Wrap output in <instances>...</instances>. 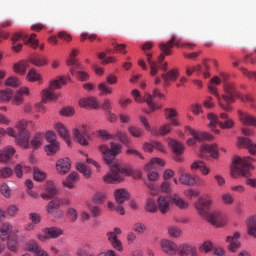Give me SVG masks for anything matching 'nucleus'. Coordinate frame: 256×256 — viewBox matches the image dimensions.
<instances>
[{
	"label": "nucleus",
	"instance_id": "obj_1",
	"mask_svg": "<svg viewBox=\"0 0 256 256\" xmlns=\"http://www.w3.org/2000/svg\"><path fill=\"white\" fill-rule=\"evenodd\" d=\"M106 165L109 167L110 172L103 176L104 183H121L125 177H133L134 179L143 177L141 170H135L129 165H121L117 161H107Z\"/></svg>",
	"mask_w": 256,
	"mask_h": 256
},
{
	"label": "nucleus",
	"instance_id": "obj_2",
	"mask_svg": "<svg viewBox=\"0 0 256 256\" xmlns=\"http://www.w3.org/2000/svg\"><path fill=\"white\" fill-rule=\"evenodd\" d=\"M213 204V200L210 198H199L195 204L199 215L206 219L208 223H211L214 227H223L227 223L225 216L221 212L209 213V207Z\"/></svg>",
	"mask_w": 256,
	"mask_h": 256
},
{
	"label": "nucleus",
	"instance_id": "obj_3",
	"mask_svg": "<svg viewBox=\"0 0 256 256\" xmlns=\"http://www.w3.org/2000/svg\"><path fill=\"white\" fill-rule=\"evenodd\" d=\"M224 91L226 95H222L220 99H222L228 107H231V103H235V99H240L242 103H249L251 107H253V103L255 102V98L251 96V94L242 95L241 93L237 92V88L235 87V84L233 83H226L224 85Z\"/></svg>",
	"mask_w": 256,
	"mask_h": 256
},
{
	"label": "nucleus",
	"instance_id": "obj_4",
	"mask_svg": "<svg viewBox=\"0 0 256 256\" xmlns=\"http://www.w3.org/2000/svg\"><path fill=\"white\" fill-rule=\"evenodd\" d=\"M16 129L18 131L17 134L12 128H7L6 134L9 135V137H14L15 143L22 149H29V137L31 133L27 131V120L18 122Z\"/></svg>",
	"mask_w": 256,
	"mask_h": 256
},
{
	"label": "nucleus",
	"instance_id": "obj_5",
	"mask_svg": "<svg viewBox=\"0 0 256 256\" xmlns=\"http://www.w3.org/2000/svg\"><path fill=\"white\" fill-rule=\"evenodd\" d=\"M132 96L134 97L136 103H146L151 111H158V109H161V106L157 104V99L158 101L165 99V95L160 93L158 89H155L152 95L146 93L143 98H141L139 90L135 89L132 91Z\"/></svg>",
	"mask_w": 256,
	"mask_h": 256
},
{
	"label": "nucleus",
	"instance_id": "obj_6",
	"mask_svg": "<svg viewBox=\"0 0 256 256\" xmlns=\"http://www.w3.org/2000/svg\"><path fill=\"white\" fill-rule=\"evenodd\" d=\"M37 34L33 33L30 35L26 34L25 32H16L12 35L11 41H12V51H15V53H19L21 49H23V44L19 41H24L26 45H30L32 49H37L39 47V40L36 39Z\"/></svg>",
	"mask_w": 256,
	"mask_h": 256
},
{
	"label": "nucleus",
	"instance_id": "obj_7",
	"mask_svg": "<svg viewBox=\"0 0 256 256\" xmlns=\"http://www.w3.org/2000/svg\"><path fill=\"white\" fill-rule=\"evenodd\" d=\"M208 121L210 123L209 127L211 131L216 134L219 133L217 125H219L220 129H233V127H235L233 119L229 118V115L224 112L220 113L219 117L212 113L208 114Z\"/></svg>",
	"mask_w": 256,
	"mask_h": 256
},
{
	"label": "nucleus",
	"instance_id": "obj_8",
	"mask_svg": "<svg viewBox=\"0 0 256 256\" xmlns=\"http://www.w3.org/2000/svg\"><path fill=\"white\" fill-rule=\"evenodd\" d=\"M68 81H71V77L61 76L56 80H52L49 89L42 91V102L48 103V101H57L59 94L55 93V89H61V85H67Z\"/></svg>",
	"mask_w": 256,
	"mask_h": 256
},
{
	"label": "nucleus",
	"instance_id": "obj_9",
	"mask_svg": "<svg viewBox=\"0 0 256 256\" xmlns=\"http://www.w3.org/2000/svg\"><path fill=\"white\" fill-rule=\"evenodd\" d=\"M255 167L248 161H233L230 165V175L233 179H239V177H247L249 171H253Z\"/></svg>",
	"mask_w": 256,
	"mask_h": 256
},
{
	"label": "nucleus",
	"instance_id": "obj_10",
	"mask_svg": "<svg viewBox=\"0 0 256 256\" xmlns=\"http://www.w3.org/2000/svg\"><path fill=\"white\" fill-rule=\"evenodd\" d=\"M122 149H123V146L115 142L110 143V148L105 144H102L99 146V151L104 161H115L117 156L121 155Z\"/></svg>",
	"mask_w": 256,
	"mask_h": 256
},
{
	"label": "nucleus",
	"instance_id": "obj_11",
	"mask_svg": "<svg viewBox=\"0 0 256 256\" xmlns=\"http://www.w3.org/2000/svg\"><path fill=\"white\" fill-rule=\"evenodd\" d=\"M165 167V161H151L145 165L144 170L148 173L147 177L149 181H158L160 169Z\"/></svg>",
	"mask_w": 256,
	"mask_h": 256
},
{
	"label": "nucleus",
	"instance_id": "obj_12",
	"mask_svg": "<svg viewBox=\"0 0 256 256\" xmlns=\"http://www.w3.org/2000/svg\"><path fill=\"white\" fill-rule=\"evenodd\" d=\"M186 133H189L192 138L188 139V147H193L197 141H213V136L207 132H197L191 127H186Z\"/></svg>",
	"mask_w": 256,
	"mask_h": 256
},
{
	"label": "nucleus",
	"instance_id": "obj_13",
	"mask_svg": "<svg viewBox=\"0 0 256 256\" xmlns=\"http://www.w3.org/2000/svg\"><path fill=\"white\" fill-rule=\"evenodd\" d=\"M214 85H221V79L217 76L213 77L210 80V84L208 85V91L211 93V95H214V97H216L219 103V107H221L223 111H231V106L223 104V100L221 99L219 92H217V87H215Z\"/></svg>",
	"mask_w": 256,
	"mask_h": 256
},
{
	"label": "nucleus",
	"instance_id": "obj_14",
	"mask_svg": "<svg viewBox=\"0 0 256 256\" xmlns=\"http://www.w3.org/2000/svg\"><path fill=\"white\" fill-rule=\"evenodd\" d=\"M122 231L120 228L116 227L113 231L107 232L106 237L108 239V243L118 251L119 253H123V242L117 238V235H121Z\"/></svg>",
	"mask_w": 256,
	"mask_h": 256
},
{
	"label": "nucleus",
	"instance_id": "obj_15",
	"mask_svg": "<svg viewBox=\"0 0 256 256\" xmlns=\"http://www.w3.org/2000/svg\"><path fill=\"white\" fill-rule=\"evenodd\" d=\"M73 135L75 141L80 145L87 146L89 145V137H91V132L87 129V126H82L81 128H76L73 130Z\"/></svg>",
	"mask_w": 256,
	"mask_h": 256
},
{
	"label": "nucleus",
	"instance_id": "obj_16",
	"mask_svg": "<svg viewBox=\"0 0 256 256\" xmlns=\"http://www.w3.org/2000/svg\"><path fill=\"white\" fill-rule=\"evenodd\" d=\"M160 249L168 256H176L178 253L177 244L169 239H163L160 241Z\"/></svg>",
	"mask_w": 256,
	"mask_h": 256
},
{
	"label": "nucleus",
	"instance_id": "obj_17",
	"mask_svg": "<svg viewBox=\"0 0 256 256\" xmlns=\"http://www.w3.org/2000/svg\"><path fill=\"white\" fill-rule=\"evenodd\" d=\"M181 45H183V43L177 39V36L173 35L168 42L160 43L159 49L164 55H171V49H173V47H181Z\"/></svg>",
	"mask_w": 256,
	"mask_h": 256
},
{
	"label": "nucleus",
	"instance_id": "obj_18",
	"mask_svg": "<svg viewBox=\"0 0 256 256\" xmlns=\"http://www.w3.org/2000/svg\"><path fill=\"white\" fill-rule=\"evenodd\" d=\"M69 203L71 202L67 198L56 197L54 200L48 203L47 213H49V215H55V211H57L59 207H63V205H69Z\"/></svg>",
	"mask_w": 256,
	"mask_h": 256
},
{
	"label": "nucleus",
	"instance_id": "obj_19",
	"mask_svg": "<svg viewBox=\"0 0 256 256\" xmlns=\"http://www.w3.org/2000/svg\"><path fill=\"white\" fill-rule=\"evenodd\" d=\"M239 121L242 125L246 127H256V117L249 114L248 112H243L242 110H238Z\"/></svg>",
	"mask_w": 256,
	"mask_h": 256
},
{
	"label": "nucleus",
	"instance_id": "obj_20",
	"mask_svg": "<svg viewBox=\"0 0 256 256\" xmlns=\"http://www.w3.org/2000/svg\"><path fill=\"white\" fill-rule=\"evenodd\" d=\"M78 53L79 52L77 50L73 49L70 54V58L66 61L68 67H70L71 75H75V72L77 71V69H81V63H79V61L75 59Z\"/></svg>",
	"mask_w": 256,
	"mask_h": 256
},
{
	"label": "nucleus",
	"instance_id": "obj_21",
	"mask_svg": "<svg viewBox=\"0 0 256 256\" xmlns=\"http://www.w3.org/2000/svg\"><path fill=\"white\" fill-rule=\"evenodd\" d=\"M158 209L162 215H167L171 207V198L160 196L157 199Z\"/></svg>",
	"mask_w": 256,
	"mask_h": 256
},
{
	"label": "nucleus",
	"instance_id": "obj_22",
	"mask_svg": "<svg viewBox=\"0 0 256 256\" xmlns=\"http://www.w3.org/2000/svg\"><path fill=\"white\" fill-rule=\"evenodd\" d=\"M81 179L79 176V173L72 172L70 173L66 179L62 182V185L64 187H67V189H75V186L77 185L78 181Z\"/></svg>",
	"mask_w": 256,
	"mask_h": 256
},
{
	"label": "nucleus",
	"instance_id": "obj_23",
	"mask_svg": "<svg viewBox=\"0 0 256 256\" xmlns=\"http://www.w3.org/2000/svg\"><path fill=\"white\" fill-rule=\"evenodd\" d=\"M143 149L146 153H152L153 149H156V151H160V153H167L165 146H163V144L158 141L144 143Z\"/></svg>",
	"mask_w": 256,
	"mask_h": 256
},
{
	"label": "nucleus",
	"instance_id": "obj_24",
	"mask_svg": "<svg viewBox=\"0 0 256 256\" xmlns=\"http://www.w3.org/2000/svg\"><path fill=\"white\" fill-rule=\"evenodd\" d=\"M25 248L30 253H35L36 256H49L47 255V252L41 250V247H39V243H37L35 240L28 241Z\"/></svg>",
	"mask_w": 256,
	"mask_h": 256
},
{
	"label": "nucleus",
	"instance_id": "obj_25",
	"mask_svg": "<svg viewBox=\"0 0 256 256\" xmlns=\"http://www.w3.org/2000/svg\"><path fill=\"white\" fill-rule=\"evenodd\" d=\"M57 195V186L53 181L49 180L46 183L44 192L42 193V199H53Z\"/></svg>",
	"mask_w": 256,
	"mask_h": 256
},
{
	"label": "nucleus",
	"instance_id": "obj_26",
	"mask_svg": "<svg viewBox=\"0 0 256 256\" xmlns=\"http://www.w3.org/2000/svg\"><path fill=\"white\" fill-rule=\"evenodd\" d=\"M178 255L180 256H198L197 248L189 244H182L178 246Z\"/></svg>",
	"mask_w": 256,
	"mask_h": 256
},
{
	"label": "nucleus",
	"instance_id": "obj_27",
	"mask_svg": "<svg viewBox=\"0 0 256 256\" xmlns=\"http://www.w3.org/2000/svg\"><path fill=\"white\" fill-rule=\"evenodd\" d=\"M9 159H18L17 152L12 146H8L4 150H0V161H7Z\"/></svg>",
	"mask_w": 256,
	"mask_h": 256
},
{
	"label": "nucleus",
	"instance_id": "obj_28",
	"mask_svg": "<svg viewBox=\"0 0 256 256\" xmlns=\"http://www.w3.org/2000/svg\"><path fill=\"white\" fill-rule=\"evenodd\" d=\"M114 197L117 205H122L125 201H129L130 195L125 188H119L115 190Z\"/></svg>",
	"mask_w": 256,
	"mask_h": 256
},
{
	"label": "nucleus",
	"instance_id": "obj_29",
	"mask_svg": "<svg viewBox=\"0 0 256 256\" xmlns=\"http://www.w3.org/2000/svg\"><path fill=\"white\" fill-rule=\"evenodd\" d=\"M238 147H244L251 155H256V145L249 138H238Z\"/></svg>",
	"mask_w": 256,
	"mask_h": 256
},
{
	"label": "nucleus",
	"instance_id": "obj_30",
	"mask_svg": "<svg viewBox=\"0 0 256 256\" xmlns=\"http://www.w3.org/2000/svg\"><path fill=\"white\" fill-rule=\"evenodd\" d=\"M55 129L59 136L65 141L66 145L68 147H71V138L69 137V131H67V128L62 123H58L55 125Z\"/></svg>",
	"mask_w": 256,
	"mask_h": 256
},
{
	"label": "nucleus",
	"instance_id": "obj_31",
	"mask_svg": "<svg viewBox=\"0 0 256 256\" xmlns=\"http://www.w3.org/2000/svg\"><path fill=\"white\" fill-rule=\"evenodd\" d=\"M79 105L85 109H99V103L95 97L82 98L79 100Z\"/></svg>",
	"mask_w": 256,
	"mask_h": 256
},
{
	"label": "nucleus",
	"instance_id": "obj_32",
	"mask_svg": "<svg viewBox=\"0 0 256 256\" xmlns=\"http://www.w3.org/2000/svg\"><path fill=\"white\" fill-rule=\"evenodd\" d=\"M168 145L172 149V153H174V155L177 157L185 153V145L177 140H170Z\"/></svg>",
	"mask_w": 256,
	"mask_h": 256
},
{
	"label": "nucleus",
	"instance_id": "obj_33",
	"mask_svg": "<svg viewBox=\"0 0 256 256\" xmlns=\"http://www.w3.org/2000/svg\"><path fill=\"white\" fill-rule=\"evenodd\" d=\"M201 153H209L212 159H219V149L217 148V144H203L201 146Z\"/></svg>",
	"mask_w": 256,
	"mask_h": 256
},
{
	"label": "nucleus",
	"instance_id": "obj_34",
	"mask_svg": "<svg viewBox=\"0 0 256 256\" xmlns=\"http://www.w3.org/2000/svg\"><path fill=\"white\" fill-rule=\"evenodd\" d=\"M43 141H45V135H43V133H36L29 142L28 149H30V147L32 149L41 148L43 146Z\"/></svg>",
	"mask_w": 256,
	"mask_h": 256
},
{
	"label": "nucleus",
	"instance_id": "obj_35",
	"mask_svg": "<svg viewBox=\"0 0 256 256\" xmlns=\"http://www.w3.org/2000/svg\"><path fill=\"white\" fill-rule=\"evenodd\" d=\"M240 237H241V235L239 234V232H235L233 236L227 237L226 241H227V243H230L229 249L232 253H235V251H237V249H239V247H241V243H239V241H237Z\"/></svg>",
	"mask_w": 256,
	"mask_h": 256
},
{
	"label": "nucleus",
	"instance_id": "obj_36",
	"mask_svg": "<svg viewBox=\"0 0 256 256\" xmlns=\"http://www.w3.org/2000/svg\"><path fill=\"white\" fill-rule=\"evenodd\" d=\"M13 231V226L9 223H4L0 226V241H7V239H11L10 235Z\"/></svg>",
	"mask_w": 256,
	"mask_h": 256
},
{
	"label": "nucleus",
	"instance_id": "obj_37",
	"mask_svg": "<svg viewBox=\"0 0 256 256\" xmlns=\"http://www.w3.org/2000/svg\"><path fill=\"white\" fill-rule=\"evenodd\" d=\"M191 170L192 171H200L202 175H209L211 173V169L207 167L203 162L201 161H196L191 165Z\"/></svg>",
	"mask_w": 256,
	"mask_h": 256
},
{
	"label": "nucleus",
	"instance_id": "obj_38",
	"mask_svg": "<svg viewBox=\"0 0 256 256\" xmlns=\"http://www.w3.org/2000/svg\"><path fill=\"white\" fill-rule=\"evenodd\" d=\"M56 171L58 175H67V172L71 171V163L69 161H58Z\"/></svg>",
	"mask_w": 256,
	"mask_h": 256
},
{
	"label": "nucleus",
	"instance_id": "obj_39",
	"mask_svg": "<svg viewBox=\"0 0 256 256\" xmlns=\"http://www.w3.org/2000/svg\"><path fill=\"white\" fill-rule=\"evenodd\" d=\"M44 234L48 236V239H58L63 235V229L57 227L45 228Z\"/></svg>",
	"mask_w": 256,
	"mask_h": 256
},
{
	"label": "nucleus",
	"instance_id": "obj_40",
	"mask_svg": "<svg viewBox=\"0 0 256 256\" xmlns=\"http://www.w3.org/2000/svg\"><path fill=\"white\" fill-rule=\"evenodd\" d=\"M161 77L165 82L164 85H169V81H177V77H179V70L172 69L166 73H163Z\"/></svg>",
	"mask_w": 256,
	"mask_h": 256
},
{
	"label": "nucleus",
	"instance_id": "obj_41",
	"mask_svg": "<svg viewBox=\"0 0 256 256\" xmlns=\"http://www.w3.org/2000/svg\"><path fill=\"white\" fill-rule=\"evenodd\" d=\"M76 169H77V171H79V173H82V175H83V177H85V179H91L93 172L91 171V168L89 166H87V164H85L83 162H78L76 165Z\"/></svg>",
	"mask_w": 256,
	"mask_h": 256
},
{
	"label": "nucleus",
	"instance_id": "obj_42",
	"mask_svg": "<svg viewBox=\"0 0 256 256\" xmlns=\"http://www.w3.org/2000/svg\"><path fill=\"white\" fill-rule=\"evenodd\" d=\"M146 55V59L148 64L150 65V75L155 77L159 73V67L157 66V62L153 61V54L149 52L144 53Z\"/></svg>",
	"mask_w": 256,
	"mask_h": 256
},
{
	"label": "nucleus",
	"instance_id": "obj_43",
	"mask_svg": "<svg viewBox=\"0 0 256 256\" xmlns=\"http://www.w3.org/2000/svg\"><path fill=\"white\" fill-rule=\"evenodd\" d=\"M24 95H29V88H21L16 92L12 100L13 105H22Z\"/></svg>",
	"mask_w": 256,
	"mask_h": 256
},
{
	"label": "nucleus",
	"instance_id": "obj_44",
	"mask_svg": "<svg viewBox=\"0 0 256 256\" xmlns=\"http://www.w3.org/2000/svg\"><path fill=\"white\" fill-rule=\"evenodd\" d=\"M165 117L166 119H170L171 125L174 127H179V121H177V110L173 108H166L165 110Z\"/></svg>",
	"mask_w": 256,
	"mask_h": 256
},
{
	"label": "nucleus",
	"instance_id": "obj_45",
	"mask_svg": "<svg viewBox=\"0 0 256 256\" xmlns=\"http://www.w3.org/2000/svg\"><path fill=\"white\" fill-rule=\"evenodd\" d=\"M27 69H29V62L25 60L14 64L15 73H19L20 75H25L27 73Z\"/></svg>",
	"mask_w": 256,
	"mask_h": 256
},
{
	"label": "nucleus",
	"instance_id": "obj_46",
	"mask_svg": "<svg viewBox=\"0 0 256 256\" xmlns=\"http://www.w3.org/2000/svg\"><path fill=\"white\" fill-rule=\"evenodd\" d=\"M172 203L178 207V209H188L189 203L187 201L183 200L179 195L175 194L171 197Z\"/></svg>",
	"mask_w": 256,
	"mask_h": 256
},
{
	"label": "nucleus",
	"instance_id": "obj_47",
	"mask_svg": "<svg viewBox=\"0 0 256 256\" xmlns=\"http://www.w3.org/2000/svg\"><path fill=\"white\" fill-rule=\"evenodd\" d=\"M23 171L24 173H31V166L17 164L14 168V173L16 177H18V179H21L23 177Z\"/></svg>",
	"mask_w": 256,
	"mask_h": 256
},
{
	"label": "nucleus",
	"instance_id": "obj_48",
	"mask_svg": "<svg viewBox=\"0 0 256 256\" xmlns=\"http://www.w3.org/2000/svg\"><path fill=\"white\" fill-rule=\"evenodd\" d=\"M179 181L182 185L193 186L195 185V176H192L189 173L181 174Z\"/></svg>",
	"mask_w": 256,
	"mask_h": 256
},
{
	"label": "nucleus",
	"instance_id": "obj_49",
	"mask_svg": "<svg viewBox=\"0 0 256 256\" xmlns=\"http://www.w3.org/2000/svg\"><path fill=\"white\" fill-rule=\"evenodd\" d=\"M59 149H60L59 142L47 144L44 147V151H46V155H48V156L55 155V153H57V151H59Z\"/></svg>",
	"mask_w": 256,
	"mask_h": 256
},
{
	"label": "nucleus",
	"instance_id": "obj_50",
	"mask_svg": "<svg viewBox=\"0 0 256 256\" xmlns=\"http://www.w3.org/2000/svg\"><path fill=\"white\" fill-rule=\"evenodd\" d=\"M7 247L9 251H12V253H17V247H19V243L17 242V234H14V237L8 239Z\"/></svg>",
	"mask_w": 256,
	"mask_h": 256
},
{
	"label": "nucleus",
	"instance_id": "obj_51",
	"mask_svg": "<svg viewBox=\"0 0 256 256\" xmlns=\"http://www.w3.org/2000/svg\"><path fill=\"white\" fill-rule=\"evenodd\" d=\"M116 137H118L120 143L125 145V147H129L131 145V138L125 132L118 131Z\"/></svg>",
	"mask_w": 256,
	"mask_h": 256
},
{
	"label": "nucleus",
	"instance_id": "obj_52",
	"mask_svg": "<svg viewBox=\"0 0 256 256\" xmlns=\"http://www.w3.org/2000/svg\"><path fill=\"white\" fill-rule=\"evenodd\" d=\"M11 99H13V90L8 88L0 91V102H9Z\"/></svg>",
	"mask_w": 256,
	"mask_h": 256
},
{
	"label": "nucleus",
	"instance_id": "obj_53",
	"mask_svg": "<svg viewBox=\"0 0 256 256\" xmlns=\"http://www.w3.org/2000/svg\"><path fill=\"white\" fill-rule=\"evenodd\" d=\"M30 63L35 65V67H45L47 65V59L41 56H34L30 59Z\"/></svg>",
	"mask_w": 256,
	"mask_h": 256
},
{
	"label": "nucleus",
	"instance_id": "obj_54",
	"mask_svg": "<svg viewBox=\"0 0 256 256\" xmlns=\"http://www.w3.org/2000/svg\"><path fill=\"white\" fill-rule=\"evenodd\" d=\"M91 253V244H84L76 250V256H89Z\"/></svg>",
	"mask_w": 256,
	"mask_h": 256
},
{
	"label": "nucleus",
	"instance_id": "obj_55",
	"mask_svg": "<svg viewBox=\"0 0 256 256\" xmlns=\"http://www.w3.org/2000/svg\"><path fill=\"white\" fill-rule=\"evenodd\" d=\"M248 234L252 235V237H256V216L249 219Z\"/></svg>",
	"mask_w": 256,
	"mask_h": 256
},
{
	"label": "nucleus",
	"instance_id": "obj_56",
	"mask_svg": "<svg viewBox=\"0 0 256 256\" xmlns=\"http://www.w3.org/2000/svg\"><path fill=\"white\" fill-rule=\"evenodd\" d=\"M98 89L100 91V95H111L113 93V89L109 87L105 82H101L98 85Z\"/></svg>",
	"mask_w": 256,
	"mask_h": 256
},
{
	"label": "nucleus",
	"instance_id": "obj_57",
	"mask_svg": "<svg viewBox=\"0 0 256 256\" xmlns=\"http://www.w3.org/2000/svg\"><path fill=\"white\" fill-rule=\"evenodd\" d=\"M105 199H107V194L98 192L93 196V203H96V205H101L105 202Z\"/></svg>",
	"mask_w": 256,
	"mask_h": 256
},
{
	"label": "nucleus",
	"instance_id": "obj_58",
	"mask_svg": "<svg viewBox=\"0 0 256 256\" xmlns=\"http://www.w3.org/2000/svg\"><path fill=\"white\" fill-rule=\"evenodd\" d=\"M128 131L130 135H132V137H136V138L143 137L144 131L142 130V128L130 126L128 128Z\"/></svg>",
	"mask_w": 256,
	"mask_h": 256
},
{
	"label": "nucleus",
	"instance_id": "obj_59",
	"mask_svg": "<svg viewBox=\"0 0 256 256\" xmlns=\"http://www.w3.org/2000/svg\"><path fill=\"white\" fill-rule=\"evenodd\" d=\"M158 204L155 203V200L148 199L146 203V211L149 213H157Z\"/></svg>",
	"mask_w": 256,
	"mask_h": 256
},
{
	"label": "nucleus",
	"instance_id": "obj_60",
	"mask_svg": "<svg viewBox=\"0 0 256 256\" xmlns=\"http://www.w3.org/2000/svg\"><path fill=\"white\" fill-rule=\"evenodd\" d=\"M28 81H39L41 79V74L37 70L31 69L27 74Z\"/></svg>",
	"mask_w": 256,
	"mask_h": 256
},
{
	"label": "nucleus",
	"instance_id": "obj_61",
	"mask_svg": "<svg viewBox=\"0 0 256 256\" xmlns=\"http://www.w3.org/2000/svg\"><path fill=\"white\" fill-rule=\"evenodd\" d=\"M13 175V169L10 167H4L0 169V179H9Z\"/></svg>",
	"mask_w": 256,
	"mask_h": 256
},
{
	"label": "nucleus",
	"instance_id": "obj_62",
	"mask_svg": "<svg viewBox=\"0 0 256 256\" xmlns=\"http://www.w3.org/2000/svg\"><path fill=\"white\" fill-rule=\"evenodd\" d=\"M47 177V175L41 171L39 168H34V179L35 181H45V178Z\"/></svg>",
	"mask_w": 256,
	"mask_h": 256
},
{
	"label": "nucleus",
	"instance_id": "obj_63",
	"mask_svg": "<svg viewBox=\"0 0 256 256\" xmlns=\"http://www.w3.org/2000/svg\"><path fill=\"white\" fill-rule=\"evenodd\" d=\"M168 234L170 237L177 239L178 237H181V229L172 226L168 229Z\"/></svg>",
	"mask_w": 256,
	"mask_h": 256
},
{
	"label": "nucleus",
	"instance_id": "obj_64",
	"mask_svg": "<svg viewBox=\"0 0 256 256\" xmlns=\"http://www.w3.org/2000/svg\"><path fill=\"white\" fill-rule=\"evenodd\" d=\"M45 137H46V141H47L48 144L59 143L57 141V136L54 134L53 131L46 132Z\"/></svg>",
	"mask_w": 256,
	"mask_h": 256
}]
</instances>
